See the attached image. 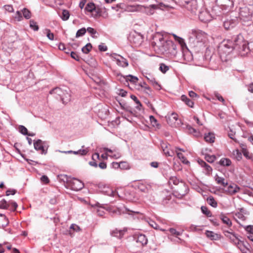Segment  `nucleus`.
Segmentation results:
<instances>
[{"mask_svg":"<svg viewBox=\"0 0 253 253\" xmlns=\"http://www.w3.org/2000/svg\"><path fill=\"white\" fill-rule=\"evenodd\" d=\"M110 57L116 62L117 64L119 66L126 67L128 65L127 60L120 55L112 53L110 54Z\"/></svg>","mask_w":253,"mask_h":253,"instance_id":"1a4fd4ad","label":"nucleus"},{"mask_svg":"<svg viewBox=\"0 0 253 253\" xmlns=\"http://www.w3.org/2000/svg\"><path fill=\"white\" fill-rule=\"evenodd\" d=\"M143 7L142 5L139 4H128L125 7V11L127 12H137L140 11L142 10Z\"/></svg>","mask_w":253,"mask_h":253,"instance_id":"a211bd4d","label":"nucleus"},{"mask_svg":"<svg viewBox=\"0 0 253 253\" xmlns=\"http://www.w3.org/2000/svg\"><path fill=\"white\" fill-rule=\"evenodd\" d=\"M182 101H183L185 103L191 108H193L194 106V102L190 100L189 98L187 97V96L185 95H182L181 97Z\"/></svg>","mask_w":253,"mask_h":253,"instance_id":"a878e982","label":"nucleus"},{"mask_svg":"<svg viewBox=\"0 0 253 253\" xmlns=\"http://www.w3.org/2000/svg\"><path fill=\"white\" fill-rule=\"evenodd\" d=\"M9 207V203L4 199L0 201V208L2 209H8Z\"/></svg>","mask_w":253,"mask_h":253,"instance_id":"79ce46f5","label":"nucleus"},{"mask_svg":"<svg viewBox=\"0 0 253 253\" xmlns=\"http://www.w3.org/2000/svg\"><path fill=\"white\" fill-rule=\"evenodd\" d=\"M169 231L171 235H174L175 237L180 236L182 234V232L177 231L176 229L173 228H169Z\"/></svg>","mask_w":253,"mask_h":253,"instance_id":"6e6d98bb","label":"nucleus"},{"mask_svg":"<svg viewBox=\"0 0 253 253\" xmlns=\"http://www.w3.org/2000/svg\"><path fill=\"white\" fill-rule=\"evenodd\" d=\"M236 41L238 43H241V50H240L241 56H246L249 52L253 53V41L248 42L244 40L241 34L238 35Z\"/></svg>","mask_w":253,"mask_h":253,"instance_id":"7ed1b4c3","label":"nucleus"},{"mask_svg":"<svg viewBox=\"0 0 253 253\" xmlns=\"http://www.w3.org/2000/svg\"><path fill=\"white\" fill-rule=\"evenodd\" d=\"M16 191L14 189H9L6 192V195L9 196L10 195H14L16 193Z\"/></svg>","mask_w":253,"mask_h":253,"instance_id":"338daca9","label":"nucleus"},{"mask_svg":"<svg viewBox=\"0 0 253 253\" xmlns=\"http://www.w3.org/2000/svg\"><path fill=\"white\" fill-rule=\"evenodd\" d=\"M191 35L192 38H195L198 42H205L208 39L207 33L199 29L192 30Z\"/></svg>","mask_w":253,"mask_h":253,"instance_id":"0eeeda50","label":"nucleus"},{"mask_svg":"<svg viewBox=\"0 0 253 253\" xmlns=\"http://www.w3.org/2000/svg\"><path fill=\"white\" fill-rule=\"evenodd\" d=\"M215 96L216 97V98L220 101L222 102L223 103V104H225V100L224 99V98L222 97V96H221L218 93H215Z\"/></svg>","mask_w":253,"mask_h":253,"instance_id":"0e129e2a","label":"nucleus"},{"mask_svg":"<svg viewBox=\"0 0 253 253\" xmlns=\"http://www.w3.org/2000/svg\"><path fill=\"white\" fill-rule=\"evenodd\" d=\"M88 152L87 149H80L78 151H73V153L74 154H79L82 156L85 155Z\"/></svg>","mask_w":253,"mask_h":253,"instance_id":"5fc2aeb1","label":"nucleus"},{"mask_svg":"<svg viewBox=\"0 0 253 253\" xmlns=\"http://www.w3.org/2000/svg\"><path fill=\"white\" fill-rule=\"evenodd\" d=\"M245 229L248 234H253V225H248L246 227Z\"/></svg>","mask_w":253,"mask_h":253,"instance_id":"680f3d73","label":"nucleus"},{"mask_svg":"<svg viewBox=\"0 0 253 253\" xmlns=\"http://www.w3.org/2000/svg\"><path fill=\"white\" fill-rule=\"evenodd\" d=\"M205 159L207 162L212 163L215 160L216 157L214 155H207L205 156Z\"/></svg>","mask_w":253,"mask_h":253,"instance_id":"3c124183","label":"nucleus"},{"mask_svg":"<svg viewBox=\"0 0 253 253\" xmlns=\"http://www.w3.org/2000/svg\"><path fill=\"white\" fill-rule=\"evenodd\" d=\"M237 247L240 250L242 253H246L247 249L245 248L242 242V244L238 245Z\"/></svg>","mask_w":253,"mask_h":253,"instance_id":"bf43d9fd","label":"nucleus"},{"mask_svg":"<svg viewBox=\"0 0 253 253\" xmlns=\"http://www.w3.org/2000/svg\"><path fill=\"white\" fill-rule=\"evenodd\" d=\"M143 9L140 12H143L147 15H151L155 13V10L157 9H164L167 8H174L172 5L169 4L164 3L161 2L158 4H151L149 6H144L142 5Z\"/></svg>","mask_w":253,"mask_h":253,"instance_id":"20e7f679","label":"nucleus"},{"mask_svg":"<svg viewBox=\"0 0 253 253\" xmlns=\"http://www.w3.org/2000/svg\"><path fill=\"white\" fill-rule=\"evenodd\" d=\"M91 48H92V45L91 44V43H87L85 46H84L82 48V51L83 53H84L85 54H87L90 51Z\"/></svg>","mask_w":253,"mask_h":253,"instance_id":"4c0bfd02","label":"nucleus"},{"mask_svg":"<svg viewBox=\"0 0 253 253\" xmlns=\"http://www.w3.org/2000/svg\"><path fill=\"white\" fill-rule=\"evenodd\" d=\"M168 123L171 126L176 127L179 124L180 120L178 119V115L175 113H172L167 118Z\"/></svg>","mask_w":253,"mask_h":253,"instance_id":"f8f14e48","label":"nucleus"},{"mask_svg":"<svg viewBox=\"0 0 253 253\" xmlns=\"http://www.w3.org/2000/svg\"><path fill=\"white\" fill-rule=\"evenodd\" d=\"M224 235L230 240V242L236 246L238 245L242 244V241L238 235L228 231H224Z\"/></svg>","mask_w":253,"mask_h":253,"instance_id":"6e6552de","label":"nucleus"},{"mask_svg":"<svg viewBox=\"0 0 253 253\" xmlns=\"http://www.w3.org/2000/svg\"><path fill=\"white\" fill-rule=\"evenodd\" d=\"M161 145L164 154L167 156L172 157L173 156L174 152L173 151L170 150V145L167 142H162Z\"/></svg>","mask_w":253,"mask_h":253,"instance_id":"f3484780","label":"nucleus"},{"mask_svg":"<svg viewBox=\"0 0 253 253\" xmlns=\"http://www.w3.org/2000/svg\"><path fill=\"white\" fill-rule=\"evenodd\" d=\"M70 16V13L68 10L64 9L62 11V15H61V19L64 21L67 20Z\"/></svg>","mask_w":253,"mask_h":253,"instance_id":"c9c22d12","label":"nucleus"},{"mask_svg":"<svg viewBox=\"0 0 253 253\" xmlns=\"http://www.w3.org/2000/svg\"><path fill=\"white\" fill-rule=\"evenodd\" d=\"M214 135L213 133L209 132L207 134H205L204 136V139L205 141L209 143H213L214 141Z\"/></svg>","mask_w":253,"mask_h":253,"instance_id":"bb28decb","label":"nucleus"},{"mask_svg":"<svg viewBox=\"0 0 253 253\" xmlns=\"http://www.w3.org/2000/svg\"><path fill=\"white\" fill-rule=\"evenodd\" d=\"M145 77L149 82L157 89H159L161 88L160 84L156 81L155 78L150 74H147Z\"/></svg>","mask_w":253,"mask_h":253,"instance_id":"4be33fe9","label":"nucleus"},{"mask_svg":"<svg viewBox=\"0 0 253 253\" xmlns=\"http://www.w3.org/2000/svg\"><path fill=\"white\" fill-rule=\"evenodd\" d=\"M189 229L191 231L193 232H200L203 230L201 226L195 225H190V226L189 227Z\"/></svg>","mask_w":253,"mask_h":253,"instance_id":"c03bdc74","label":"nucleus"},{"mask_svg":"<svg viewBox=\"0 0 253 253\" xmlns=\"http://www.w3.org/2000/svg\"><path fill=\"white\" fill-rule=\"evenodd\" d=\"M182 181L177 178L176 176H171L169 179V184H173L175 185H180V183Z\"/></svg>","mask_w":253,"mask_h":253,"instance_id":"473e14b6","label":"nucleus"},{"mask_svg":"<svg viewBox=\"0 0 253 253\" xmlns=\"http://www.w3.org/2000/svg\"><path fill=\"white\" fill-rule=\"evenodd\" d=\"M130 98L132 100H133L135 101V102L136 103V104L137 105L136 106V108L137 109L139 110H141V107L142 106V104L140 103V102L138 100V99H137L136 96H135L134 95H130Z\"/></svg>","mask_w":253,"mask_h":253,"instance_id":"e433bc0d","label":"nucleus"},{"mask_svg":"<svg viewBox=\"0 0 253 253\" xmlns=\"http://www.w3.org/2000/svg\"><path fill=\"white\" fill-rule=\"evenodd\" d=\"M214 179L216 183L222 185L224 187L227 186L228 183L225 179L223 177L219 176L217 174H216L214 176Z\"/></svg>","mask_w":253,"mask_h":253,"instance_id":"b1692460","label":"nucleus"},{"mask_svg":"<svg viewBox=\"0 0 253 253\" xmlns=\"http://www.w3.org/2000/svg\"><path fill=\"white\" fill-rule=\"evenodd\" d=\"M216 2L221 9L224 10H230L234 6L233 0H216Z\"/></svg>","mask_w":253,"mask_h":253,"instance_id":"4468645a","label":"nucleus"},{"mask_svg":"<svg viewBox=\"0 0 253 253\" xmlns=\"http://www.w3.org/2000/svg\"><path fill=\"white\" fill-rule=\"evenodd\" d=\"M138 80V79L137 77L135 76H133L131 75L126 76V84H128V82H130V83L135 84L137 82Z\"/></svg>","mask_w":253,"mask_h":253,"instance_id":"2f4dec72","label":"nucleus"},{"mask_svg":"<svg viewBox=\"0 0 253 253\" xmlns=\"http://www.w3.org/2000/svg\"><path fill=\"white\" fill-rule=\"evenodd\" d=\"M199 165L203 168L205 172L207 175H210L212 171V168L204 161L200 160L198 161Z\"/></svg>","mask_w":253,"mask_h":253,"instance_id":"aec40b11","label":"nucleus"},{"mask_svg":"<svg viewBox=\"0 0 253 253\" xmlns=\"http://www.w3.org/2000/svg\"><path fill=\"white\" fill-rule=\"evenodd\" d=\"M120 165V168L121 169H129V165L126 162H121Z\"/></svg>","mask_w":253,"mask_h":253,"instance_id":"864d4df0","label":"nucleus"},{"mask_svg":"<svg viewBox=\"0 0 253 253\" xmlns=\"http://www.w3.org/2000/svg\"><path fill=\"white\" fill-rule=\"evenodd\" d=\"M71 56L73 59H75L76 61H79L80 60V57L78 55V54L74 51H72L71 52Z\"/></svg>","mask_w":253,"mask_h":253,"instance_id":"052dcab7","label":"nucleus"},{"mask_svg":"<svg viewBox=\"0 0 253 253\" xmlns=\"http://www.w3.org/2000/svg\"><path fill=\"white\" fill-rule=\"evenodd\" d=\"M67 185L71 189L74 191H79L84 187V184L80 180L75 178L67 179Z\"/></svg>","mask_w":253,"mask_h":253,"instance_id":"423d86ee","label":"nucleus"},{"mask_svg":"<svg viewBox=\"0 0 253 253\" xmlns=\"http://www.w3.org/2000/svg\"><path fill=\"white\" fill-rule=\"evenodd\" d=\"M98 49L100 51H106L107 50V47L104 44H100L98 46Z\"/></svg>","mask_w":253,"mask_h":253,"instance_id":"69168bd1","label":"nucleus"},{"mask_svg":"<svg viewBox=\"0 0 253 253\" xmlns=\"http://www.w3.org/2000/svg\"><path fill=\"white\" fill-rule=\"evenodd\" d=\"M253 11L248 6L241 7L239 11V17L244 21L252 20Z\"/></svg>","mask_w":253,"mask_h":253,"instance_id":"39448f33","label":"nucleus"},{"mask_svg":"<svg viewBox=\"0 0 253 253\" xmlns=\"http://www.w3.org/2000/svg\"><path fill=\"white\" fill-rule=\"evenodd\" d=\"M109 196H112V197H115L116 196H118V197H122V196H121L118 192L116 191H113L111 189H109V191H108V193L107 194Z\"/></svg>","mask_w":253,"mask_h":253,"instance_id":"4d7b16f0","label":"nucleus"},{"mask_svg":"<svg viewBox=\"0 0 253 253\" xmlns=\"http://www.w3.org/2000/svg\"><path fill=\"white\" fill-rule=\"evenodd\" d=\"M238 35L232 37L230 39L223 40L219 44L218 48L221 53L229 54L233 50L240 55L241 43H238L236 41Z\"/></svg>","mask_w":253,"mask_h":253,"instance_id":"f03ea898","label":"nucleus"},{"mask_svg":"<svg viewBox=\"0 0 253 253\" xmlns=\"http://www.w3.org/2000/svg\"><path fill=\"white\" fill-rule=\"evenodd\" d=\"M240 190V188L238 185L233 184L227 186L226 192L229 195H232L239 192Z\"/></svg>","mask_w":253,"mask_h":253,"instance_id":"6ab92c4d","label":"nucleus"},{"mask_svg":"<svg viewBox=\"0 0 253 253\" xmlns=\"http://www.w3.org/2000/svg\"><path fill=\"white\" fill-rule=\"evenodd\" d=\"M44 33H46V36L48 38V39L51 41L54 40V34L51 33L50 30L49 29H45L44 31Z\"/></svg>","mask_w":253,"mask_h":253,"instance_id":"de8ad7c7","label":"nucleus"},{"mask_svg":"<svg viewBox=\"0 0 253 253\" xmlns=\"http://www.w3.org/2000/svg\"><path fill=\"white\" fill-rule=\"evenodd\" d=\"M86 31L90 33L93 38L97 37L96 36L95 37L93 35L97 33V32L95 30H94L93 28L91 27H88L87 29H86Z\"/></svg>","mask_w":253,"mask_h":253,"instance_id":"13d9d810","label":"nucleus"},{"mask_svg":"<svg viewBox=\"0 0 253 253\" xmlns=\"http://www.w3.org/2000/svg\"><path fill=\"white\" fill-rule=\"evenodd\" d=\"M220 218L222 221L223 223L226 224L228 226L232 225V222L230 219L225 215L221 214L220 215Z\"/></svg>","mask_w":253,"mask_h":253,"instance_id":"c85d7f7f","label":"nucleus"},{"mask_svg":"<svg viewBox=\"0 0 253 253\" xmlns=\"http://www.w3.org/2000/svg\"><path fill=\"white\" fill-rule=\"evenodd\" d=\"M181 5L191 11V13L196 14L197 10V3L196 0L184 1L182 2Z\"/></svg>","mask_w":253,"mask_h":253,"instance_id":"9d476101","label":"nucleus"},{"mask_svg":"<svg viewBox=\"0 0 253 253\" xmlns=\"http://www.w3.org/2000/svg\"><path fill=\"white\" fill-rule=\"evenodd\" d=\"M61 99L63 103H67L70 101L71 96L69 94L67 93L66 94H64V96L61 95Z\"/></svg>","mask_w":253,"mask_h":253,"instance_id":"a18cd8bd","label":"nucleus"},{"mask_svg":"<svg viewBox=\"0 0 253 253\" xmlns=\"http://www.w3.org/2000/svg\"><path fill=\"white\" fill-rule=\"evenodd\" d=\"M170 35L165 32H157L153 36L152 45L154 50L162 54L175 56L177 53V45L169 40Z\"/></svg>","mask_w":253,"mask_h":253,"instance_id":"f257e3e1","label":"nucleus"},{"mask_svg":"<svg viewBox=\"0 0 253 253\" xmlns=\"http://www.w3.org/2000/svg\"><path fill=\"white\" fill-rule=\"evenodd\" d=\"M238 23L237 17H235L233 19H227L223 22V27L226 30H230L234 28Z\"/></svg>","mask_w":253,"mask_h":253,"instance_id":"2eb2a0df","label":"nucleus"},{"mask_svg":"<svg viewBox=\"0 0 253 253\" xmlns=\"http://www.w3.org/2000/svg\"><path fill=\"white\" fill-rule=\"evenodd\" d=\"M19 131L23 135L28 134V129L23 126H20L18 127Z\"/></svg>","mask_w":253,"mask_h":253,"instance_id":"603ef678","label":"nucleus"},{"mask_svg":"<svg viewBox=\"0 0 253 253\" xmlns=\"http://www.w3.org/2000/svg\"><path fill=\"white\" fill-rule=\"evenodd\" d=\"M41 180L44 183H47L49 181L48 178L46 175H42L41 178Z\"/></svg>","mask_w":253,"mask_h":253,"instance_id":"774afa93","label":"nucleus"},{"mask_svg":"<svg viewBox=\"0 0 253 253\" xmlns=\"http://www.w3.org/2000/svg\"><path fill=\"white\" fill-rule=\"evenodd\" d=\"M199 17L201 21L205 23L211 20V17L207 11H202L200 12Z\"/></svg>","mask_w":253,"mask_h":253,"instance_id":"412c9836","label":"nucleus"},{"mask_svg":"<svg viewBox=\"0 0 253 253\" xmlns=\"http://www.w3.org/2000/svg\"><path fill=\"white\" fill-rule=\"evenodd\" d=\"M136 242L141 246H144L147 244L148 240L145 235L140 234L136 237Z\"/></svg>","mask_w":253,"mask_h":253,"instance_id":"5701e85b","label":"nucleus"},{"mask_svg":"<svg viewBox=\"0 0 253 253\" xmlns=\"http://www.w3.org/2000/svg\"><path fill=\"white\" fill-rule=\"evenodd\" d=\"M95 9V6L93 2H89L87 3L85 7V10L89 12H91Z\"/></svg>","mask_w":253,"mask_h":253,"instance_id":"72a5a7b5","label":"nucleus"},{"mask_svg":"<svg viewBox=\"0 0 253 253\" xmlns=\"http://www.w3.org/2000/svg\"><path fill=\"white\" fill-rule=\"evenodd\" d=\"M30 27L35 31H38L39 28L36 22L33 20L30 21Z\"/></svg>","mask_w":253,"mask_h":253,"instance_id":"a19ab883","label":"nucleus"},{"mask_svg":"<svg viewBox=\"0 0 253 253\" xmlns=\"http://www.w3.org/2000/svg\"><path fill=\"white\" fill-rule=\"evenodd\" d=\"M22 13L23 16L27 19H30L31 17V12L27 8H25L22 10Z\"/></svg>","mask_w":253,"mask_h":253,"instance_id":"49530a36","label":"nucleus"},{"mask_svg":"<svg viewBox=\"0 0 253 253\" xmlns=\"http://www.w3.org/2000/svg\"><path fill=\"white\" fill-rule=\"evenodd\" d=\"M86 32V29L85 28H82L79 30L76 33V37L79 38L81 36L84 35Z\"/></svg>","mask_w":253,"mask_h":253,"instance_id":"09e8293b","label":"nucleus"},{"mask_svg":"<svg viewBox=\"0 0 253 253\" xmlns=\"http://www.w3.org/2000/svg\"><path fill=\"white\" fill-rule=\"evenodd\" d=\"M188 188L187 185L183 181H181L180 185L175 190V193L177 194L176 196L179 198L182 197L185 195L188 192Z\"/></svg>","mask_w":253,"mask_h":253,"instance_id":"ddd939ff","label":"nucleus"},{"mask_svg":"<svg viewBox=\"0 0 253 253\" xmlns=\"http://www.w3.org/2000/svg\"><path fill=\"white\" fill-rule=\"evenodd\" d=\"M8 203H9V207L8 209L12 211H16L18 207L17 203L13 201H9Z\"/></svg>","mask_w":253,"mask_h":253,"instance_id":"ea45409f","label":"nucleus"},{"mask_svg":"<svg viewBox=\"0 0 253 253\" xmlns=\"http://www.w3.org/2000/svg\"><path fill=\"white\" fill-rule=\"evenodd\" d=\"M15 18L18 21H20L22 20V13L19 11H17L16 12Z\"/></svg>","mask_w":253,"mask_h":253,"instance_id":"e2e57ef3","label":"nucleus"},{"mask_svg":"<svg viewBox=\"0 0 253 253\" xmlns=\"http://www.w3.org/2000/svg\"><path fill=\"white\" fill-rule=\"evenodd\" d=\"M115 75L116 76L117 79L121 82L123 83L124 84H126V76H124L120 73H115Z\"/></svg>","mask_w":253,"mask_h":253,"instance_id":"7c9ffc66","label":"nucleus"},{"mask_svg":"<svg viewBox=\"0 0 253 253\" xmlns=\"http://www.w3.org/2000/svg\"><path fill=\"white\" fill-rule=\"evenodd\" d=\"M205 234L207 237L211 240H217L220 238V236L218 234L211 231L207 230Z\"/></svg>","mask_w":253,"mask_h":253,"instance_id":"393cba45","label":"nucleus"},{"mask_svg":"<svg viewBox=\"0 0 253 253\" xmlns=\"http://www.w3.org/2000/svg\"><path fill=\"white\" fill-rule=\"evenodd\" d=\"M202 212L203 214L206 215L208 217H211L212 215L211 212L209 209L205 206H202L201 208Z\"/></svg>","mask_w":253,"mask_h":253,"instance_id":"58836bf2","label":"nucleus"},{"mask_svg":"<svg viewBox=\"0 0 253 253\" xmlns=\"http://www.w3.org/2000/svg\"><path fill=\"white\" fill-rule=\"evenodd\" d=\"M34 148L41 152L42 154H46L47 150L44 149L43 146V142L41 139H38L34 142Z\"/></svg>","mask_w":253,"mask_h":253,"instance_id":"dca6fc26","label":"nucleus"},{"mask_svg":"<svg viewBox=\"0 0 253 253\" xmlns=\"http://www.w3.org/2000/svg\"><path fill=\"white\" fill-rule=\"evenodd\" d=\"M128 39L135 46L140 45L143 42L142 36L136 33L130 34Z\"/></svg>","mask_w":253,"mask_h":253,"instance_id":"9b49d317","label":"nucleus"},{"mask_svg":"<svg viewBox=\"0 0 253 253\" xmlns=\"http://www.w3.org/2000/svg\"><path fill=\"white\" fill-rule=\"evenodd\" d=\"M207 202L210 205H211L213 208H216L217 206V202L212 197H209V198H208Z\"/></svg>","mask_w":253,"mask_h":253,"instance_id":"f704fd0d","label":"nucleus"},{"mask_svg":"<svg viewBox=\"0 0 253 253\" xmlns=\"http://www.w3.org/2000/svg\"><path fill=\"white\" fill-rule=\"evenodd\" d=\"M219 164L222 166H229L231 164V161L228 158H222L219 161Z\"/></svg>","mask_w":253,"mask_h":253,"instance_id":"c756f323","label":"nucleus"},{"mask_svg":"<svg viewBox=\"0 0 253 253\" xmlns=\"http://www.w3.org/2000/svg\"><path fill=\"white\" fill-rule=\"evenodd\" d=\"M124 231L123 230H119L118 229H115L113 230L111 232V234L113 236L119 238H121L123 237L124 235Z\"/></svg>","mask_w":253,"mask_h":253,"instance_id":"cd10ccee","label":"nucleus"},{"mask_svg":"<svg viewBox=\"0 0 253 253\" xmlns=\"http://www.w3.org/2000/svg\"><path fill=\"white\" fill-rule=\"evenodd\" d=\"M177 155L178 158L180 159L183 163L185 164L189 163V161L186 159V158L181 153H177Z\"/></svg>","mask_w":253,"mask_h":253,"instance_id":"8fccbe9b","label":"nucleus"},{"mask_svg":"<svg viewBox=\"0 0 253 253\" xmlns=\"http://www.w3.org/2000/svg\"><path fill=\"white\" fill-rule=\"evenodd\" d=\"M169 69V67L164 63L160 64L159 70L163 73H166Z\"/></svg>","mask_w":253,"mask_h":253,"instance_id":"37998d69","label":"nucleus"}]
</instances>
